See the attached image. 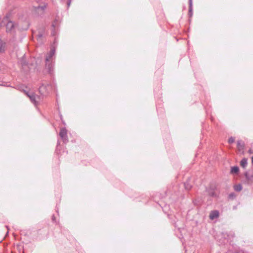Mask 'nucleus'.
I'll use <instances>...</instances> for the list:
<instances>
[{"instance_id":"2","label":"nucleus","mask_w":253,"mask_h":253,"mask_svg":"<svg viewBox=\"0 0 253 253\" xmlns=\"http://www.w3.org/2000/svg\"><path fill=\"white\" fill-rule=\"evenodd\" d=\"M53 89V85L50 84H42L39 87V92L41 95L46 96Z\"/></svg>"},{"instance_id":"6","label":"nucleus","mask_w":253,"mask_h":253,"mask_svg":"<svg viewBox=\"0 0 253 253\" xmlns=\"http://www.w3.org/2000/svg\"><path fill=\"white\" fill-rule=\"evenodd\" d=\"M245 143L243 141L240 140L237 141V149L239 153L243 155L245 150Z\"/></svg>"},{"instance_id":"11","label":"nucleus","mask_w":253,"mask_h":253,"mask_svg":"<svg viewBox=\"0 0 253 253\" xmlns=\"http://www.w3.org/2000/svg\"><path fill=\"white\" fill-rule=\"evenodd\" d=\"M239 171V169L237 166H234L231 168L230 172L232 174H237Z\"/></svg>"},{"instance_id":"21","label":"nucleus","mask_w":253,"mask_h":253,"mask_svg":"<svg viewBox=\"0 0 253 253\" xmlns=\"http://www.w3.org/2000/svg\"><path fill=\"white\" fill-rule=\"evenodd\" d=\"M241 253H246L245 252H244V251H241Z\"/></svg>"},{"instance_id":"10","label":"nucleus","mask_w":253,"mask_h":253,"mask_svg":"<svg viewBox=\"0 0 253 253\" xmlns=\"http://www.w3.org/2000/svg\"><path fill=\"white\" fill-rule=\"evenodd\" d=\"M5 43L0 39V52H3L5 50Z\"/></svg>"},{"instance_id":"13","label":"nucleus","mask_w":253,"mask_h":253,"mask_svg":"<svg viewBox=\"0 0 253 253\" xmlns=\"http://www.w3.org/2000/svg\"><path fill=\"white\" fill-rule=\"evenodd\" d=\"M192 14V0H189V15L191 16Z\"/></svg>"},{"instance_id":"23","label":"nucleus","mask_w":253,"mask_h":253,"mask_svg":"<svg viewBox=\"0 0 253 253\" xmlns=\"http://www.w3.org/2000/svg\"><path fill=\"white\" fill-rule=\"evenodd\" d=\"M7 19H8L7 16H6V17L4 18V20H5V19H6V20H7Z\"/></svg>"},{"instance_id":"14","label":"nucleus","mask_w":253,"mask_h":253,"mask_svg":"<svg viewBox=\"0 0 253 253\" xmlns=\"http://www.w3.org/2000/svg\"><path fill=\"white\" fill-rule=\"evenodd\" d=\"M242 188H243L242 186L240 184H237V185H235L234 186V190L236 191H237V192L241 191L242 190Z\"/></svg>"},{"instance_id":"22","label":"nucleus","mask_w":253,"mask_h":253,"mask_svg":"<svg viewBox=\"0 0 253 253\" xmlns=\"http://www.w3.org/2000/svg\"><path fill=\"white\" fill-rule=\"evenodd\" d=\"M252 163L253 164V156L252 158Z\"/></svg>"},{"instance_id":"3","label":"nucleus","mask_w":253,"mask_h":253,"mask_svg":"<svg viewBox=\"0 0 253 253\" xmlns=\"http://www.w3.org/2000/svg\"><path fill=\"white\" fill-rule=\"evenodd\" d=\"M25 94L30 98L31 101L35 105H37L40 100V96L36 95L34 93L32 92L26 91L24 90Z\"/></svg>"},{"instance_id":"9","label":"nucleus","mask_w":253,"mask_h":253,"mask_svg":"<svg viewBox=\"0 0 253 253\" xmlns=\"http://www.w3.org/2000/svg\"><path fill=\"white\" fill-rule=\"evenodd\" d=\"M245 176L249 182H253V171L251 174H250L249 172H246L245 173Z\"/></svg>"},{"instance_id":"16","label":"nucleus","mask_w":253,"mask_h":253,"mask_svg":"<svg viewBox=\"0 0 253 253\" xmlns=\"http://www.w3.org/2000/svg\"><path fill=\"white\" fill-rule=\"evenodd\" d=\"M34 7L36 10L41 9L42 10H43L46 7V5H39L37 6H35Z\"/></svg>"},{"instance_id":"4","label":"nucleus","mask_w":253,"mask_h":253,"mask_svg":"<svg viewBox=\"0 0 253 253\" xmlns=\"http://www.w3.org/2000/svg\"><path fill=\"white\" fill-rule=\"evenodd\" d=\"M59 136L64 143H66L68 142L67 130L66 128L63 127L61 128L60 131L59 132Z\"/></svg>"},{"instance_id":"19","label":"nucleus","mask_w":253,"mask_h":253,"mask_svg":"<svg viewBox=\"0 0 253 253\" xmlns=\"http://www.w3.org/2000/svg\"><path fill=\"white\" fill-rule=\"evenodd\" d=\"M42 37V33H40L37 35V39L40 40Z\"/></svg>"},{"instance_id":"12","label":"nucleus","mask_w":253,"mask_h":253,"mask_svg":"<svg viewBox=\"0 0 253 253\" xmlns=\"http://www.w3.org/2000/svg\"><path fill=\"white\" fill-rule=\"evenodd\" d=\"M247 164H248L247 159L246 158L243 159L240 162L241 166L244 168H245L247 167Z\"/></svg>"},{"instance_id":"8","label":"nucleus","mask_w":253,"mask_h":253,"mask_svg":"<svg viewBox=\"0 0 253 253\" xmlns=\"http://www.w3.org/2000/svg\"><path fill=\"white\" fill-rule=\"evenodd\" d=\"M219 216V211H212L210 213V218L213 220L215 218H217Z\"/></svg>"},{"instance_id":"1","label":"nucleus","mask_w":253,"mask_h":253,"mask_svg":"<svg viewBox=\"0 0 253 253\" xmlns=\"http://www.w3.org/2000/svg\"><path fill=\"white\" fill-rule=\"evenodd\" d=\"M55 53V50L53 48L46 55L45 67L49 74H52L53 71V57L54 56Z\"/></svg>"},{"instance_id":"18","label":"nucleus","mask_w":253,"mask_h":253,"mask_svg":"<svg viewBox=\"0 0 253 253\" xmlns=\"http://www.w3.org/2000/svg\"><path fill=\"white\" fill-rule=\"evenodd\" d=\"M235 196L236 195L234 193H231L229 195V198L230 199H233Z\"/></svg>"},{"instance_id":"7","label":"nucleus","mask_w":253,"mask_h":253,"mask_svg":"<svg viewBox=\"0 0 253 253\" xmlns=\"http://www.w3.org/2000/svg\"><path fill=\"white\" fill-rule=\"evenodd\" d=\"M14 24L13 23L9 21L6 25V31L7 33L12 32L14 29Z\"/></svg>"},{"instance_id":"17","label":"nucleus","mask_w":253,"mask_h":253,"mask_svg":"<svg viewBox=\"0 0 253 253\" xmlns=\"http://www.w3.org/2000/svg\"><path fill=\"white\" fill-rule=\"evenodd\" d=\"M235 142V138L233 137H230L228 139V143L232 144Z\"/></svg>"},{"instance_id":"5","label":"nucleus","mask_w":253,"mask_h":253,"mask_svg":"<svg viewBox=\"0 0 253 253\" xmlns=\"http://www.w3.org/2000/svg\"><path fill=\"white\" fill-rule=\"evenodd\" d=\"M215 186L213 185H210L209 187L206 188V192H207L208 195L210 197H215L216 196V194L215 192Z\"/></svg>"},{"instance_id":"20","label":"nucleus","mask_w":253,"mask_h":253,"mask_svg":"<svg viewBox=\"0 0 253 253\" xmlns=\"http://www.w3.org/2000/svg\"><path fill=\"white\" fill-rule=\"evenodd\" d=\"M71 2V0H68V1L67 2L68 6H70Z\"/></svg>"},{"instance_id":"15","label":"nucleus","mask_w":253,"mask_h":253,"mask_svg":"<svg viewBox=\"0 0 253 253\" xmlns=\"http://www.w3.org/2000/svg\"><path fill=\"white\" fill-rule=\"evenodd\" d=\"M184 185L185 189L187 190H190L192 188V185L190 184V183H189L188 181L185 182L184 184Z\"/></svg>"}]
</instances>
